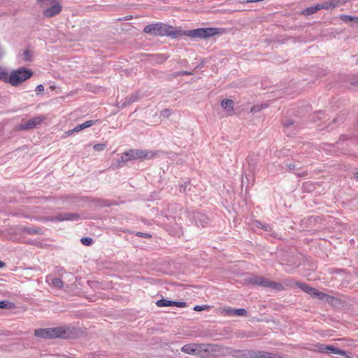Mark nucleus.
<instances>
[{"label":"nucleus","mask_w":358,"mask_h":358,"mask_svg":"<svg viewBox=\"0 0 358 358\" xmlns=\"http://www.w3.org/2000/svg\"><path fill=\"white\" fill-rule=\"evenodd\" d=\"M3 266V263L0 261V268H2Z\"/></svg>","instance_id":"42"},{"label":"nucleus","mask_w":358,"mask_h":358,"mask_svg":"<svg viewBox=\"0 0 358 358\" xmlns=\"http://www.w3.org/2000/svg\"><path fill=\"white\" fill-rule=\"evenodd\" d=\"M44 90V87L42 85H38L36 86V91L39 93L41 92H43Z\"/></svg>","instance_id":"37"},{"label":"nucleus","mask_w":358,"mask_h":358,"mask_svg":"<svg viewBox=\"0 0 358 358\" xmlns=\"http://www.w3.org/2000/svg\"><path fill=\"white\" fill-rule=\"evenodd\" d=\"M74 132H76V131H74V128L71 130H69L67 132H66V134L67 135H71L73 134Z\"/></svg>","instance_id":"38"},{"label":"nucleus","mask_w":358,"mask_h":358,"mask_svg":"<svg viewBox=\"0 0 358 358\" xmlns=\"http://www.w3.org/2000/svg\"><path fill=\"white\" fill-rule=\"evenodd\" d=\"M131 17H131V15H130V16H126V17H124V19H125L126 20H131Z\"/></svg>","instance_id":"39"},{"label":"nucleus","mask_w":358,"mask_h":358,"mask_svg":"<svg viewBox=\"0 0 358 358\" xmlns=\"http://www.w3.org/2000/svg\"><path fill=\"white\" fill-rule=\"evenodd\" d=\"M219 314L224 316H233L234 315V309L231 307L220 308L219 309Z\"/></svg>","instance_id":"18"},{"label":"nucleus","mask_w":358,"mask_h":358,"mask_svg":"<svg viewBox=\"0 0 358 358\" xmlns=\"http://www.w3.org/2000/svg\"><path fill=\"white\" fill-rule=\"evenodd\" d=\"M45 120V117L43 115H39L34 117L31 119L28 120L25 122L20 125V129L22 130L34 129L41 124L42 122Z\"/></svg>","instance_id":"9"},{"label":"nucleus","mask_w":358,"mask_h":358,"mask_svg":"<svg viewBox=\"0 0 358 358\" xmlns=\"http://www.w3.org/2000/svg\"><path fill=\"white\" fill-rule=\"evenodd\" d=\"M341 19L345 22L355 20L357 22H358V17H353L350 15H343L341 16Z\"/></svg>","instance_id":"27"},{"label":"nucleus","mask_w":358,"mask_h":358,"mask_svg":"<svg viewBox=\"0 0 358 358\" xmlns=\"http://www.w3.org/2000/svg\"><path fill=\"white\" fill-rule=\"evenodd\" d=\"M252 350H233L229 348V355L235 358H251Z\"/></svg>","instance_id":"12"},{"label":"nucleus","mask_w":358,"mask_h":358,"mask_svg":"<svg viewBox=\"0 0 358 358\" xmlns=\"http://www.w3.org/2000/svg\"><path fill=\"white\" fill-rule=\"evenodd\" d=\"M234 315L236 316H246L247 311L244 308L234 309Z\"/></svg>","instance_id":"26"},{"label":"nucleus","mask_w":358,"mask_h":358,"mask_svg":"<svg viewBox=\"0 0 358 358\" xmlns=\"http://www.w3.org/2000/svg\"><path fill=\"white\" fill-rule=\"evenodd\" d=\"M355 178L358 179V171L355 173Z\"/></svg>","instance_id":"41"},{"label":"nucleus","mask_w":358,"mask_h":358,"mask_svg":"<svg viewBox=\"0 0 358 358\" xmlns=\"http://www.w3.org/2000/svg\"><path fill=\"white\" fill-rule=\"evenodd\" d=\"M290 282L287 283V286L292 287V281L289 280ZM298 287H299L301 290H303L304 292L309 294L310 295H312L313 292H314V288L310 287L309 285L299 282H293Z\"/></svg>","instance_id":"14"},{"label":"nucleus","mask_w":358,"mask_h":358,"mask_svg":"<svg viewBox=\"0 0 358 358\" xmlns=\"http://www.w3.org/2000/svg\"><path fill=\"white\" fill-rule=\"evenodd\" d=\"M318 6L320 7V10H321V9H329V8H333V6L331 4L330 1H327V2L322 3L321 4H318Z\"/></svg>","instance_id":"28"},{"label":"nucleus","mask_w":358,"mask_h":358,"mask_svg":"<svg viewBox=\"0 0 358 358\" xmlns=\"http://www.w3.org/2000/svg\"><path fill=\"white\" fill-rule=\"evenodd\" d=\"M319 299H324L327 295L323 292H319L316 289L314 288V292H313L312 295Z\"/></svg>","instance_id":"24"},{"label":"nucleus","mask_w":358,"mask_h":358,"mask_svg":"<svg viewBox=\"0 0 358 358\" xmlns=\"http://www.w3.org/2000/svg\"><path fill=\"white\" fill-rule=\"evenodd\" d=\"M209 308V306L207 305H203V306H196L194 308V310L195 311H201L204 310H208Z\"/></svg>","instance_id":"31"},{"label":"nucleus","mask_w":358,"mask_h":358,"mask_svg":"<svg viewBox=\"0 0 358 358\" xmlns=\"http://www.w3.org/2000/svg\"><path fill=\"white\" fill-rule=\"evenodd\" d=\"M173 306H175L178 308H185L187 306L185 302H179V301H173Z\"/></svg>","instance_id":"32"},{"label":"nucleus","mask_w":358,"mask_h":358,"mask_svg":"<svg viewBox=\"0 0 358 358\" xmlns=\"http://www.w3.org/2000/svg\"><path fill=\"white\" fill-rule=\"evenodd\" d=\"M229 347L216 344H210V357L227 356L229 353Z\"/></svg>","instance_id":"10"},{"label":"nucleus","mask_w":358,"mask_h":358,"mask_svg":"<svg viewBox=\"0 0 358 358\" xmlns=\"http://www.w3.org/2000/svg\"><path fill=\"white\" fill-rule=\"evenodd\" d=\"M143 31L155 36H169L173 38H178V29L162 22H157L146 25L144 27Z\"/></svg>","instance_id":"1"},{"label":"nucleus","mask_w":358,"mask_h":358,"mask_svg":"<svg viewBox=\"0 0 358 358\" xmlns=\"http://www.w3.org/2000/svg\"><path fill=\"white\" fill-rule=\"evenodd\" d=\"M9 74L10 73H8L3 68L0 66V80L8 83Z\"/></svg>","instance_id":"20"},{"label":"nucleus","mask_w":358,"mask_h":358,"mask_svg":"<svg viewBox=\"0 0 358 358\" xmlns=\"http://www.w3.org/2000/svg\"><path fill=\"white\" fill-rule=\"evenodd\" d=\"M37 2L43 8V15L45 17H52L62 11V6L57 0H37Z\"/></svg>","instance_id":"5"},{"label":"nucleus","mask_w":358,"mask_h":358,"mask_svg":"<svg viewBox=\"0 0 358 358\" xmlns=\"http://www.w3.org/2000/svg\"><path fill=\"white\" fill-rule=\"evenodd\" d=\"M96 122H98L97 120H87L78 126H76L75 128H74V131L78 132L84 129H86V128H88V127H90L91 126L95 124L96 123Z\"/></svg>","instance_id":"16"},{"label":"nucleus","mask_w":358,"mask_h":358,"mask_svg":"<svg viewBox=\"0 0 358 358\" xmlns=\"http://www.w3.org/2000/svg\"><path fill=\"white\" fill-rule=\"evenodd\" d=\"M310 350L314 352H319L321 353H333L347 357L345 351L338 349L335 346L330 345L317 343L316 345H313L312 349Z\"/></svg>","instance_id":"8"},{"label":"nucleus","mask_w":358,"mask_h":358,"mask_svg":"<svg viewBox=\"0 0 358 358\" xmlns=\"http://www.w3.org/2000/svg\"><path fill=\"white\" fill-rule=\"evenodd\" d=\"M250 282L255 285H261L264 287H271L278 290L284 289V287L281 283L271 281L269 279L262 276H255L251 278Z\"/></svg>","instance_id":"7"},{"label":"nucleus","mask_w":358,"mask_h":358,"mask_svg":"<svg viewBox=\"0 0 358 358\" xmlns=\"http://www.w3.org/2000/svg\"><path fill=\"white\" fill-rule=\"evenodd\" d=\"M157 155V152L147 151L145 150L131 149L124 152L122 156V162L135 159H151Z\"/></svg>","instance_id":"6"},{"label":"nucleus","mask_w":358,"mask_h":358,"mask_svg":"<svg viewBox=\"0 0 358 358\" xmlns=\"http://www.w3.org/2000/svg\"><path fill=\"white\" fill-rule=\"evenodd\" d=\"M210 344L197 343L196 356L202 358L210 357Z\"/></svg>","instance_id":"11"},{"label":"nucleus","mask_w":358,"mask_h":358,"mask_svg":"<svg viewBox=\"0 0 358 358\" xmlns=\"http://www.w3.org/2000/svg\"><path fill=\"white\" fill-rule=\"evenodd\" d=\"M31 54L30 51L29 50H26L24 52V59H25V60H27V61L31 60Z\"/></svg>","instance_id":"35"},{"label":"nucleus","mask_w":358,"mask_h":358,"mask_svg":"<svg viewBox=\"0 0 358 358\" xmlns=\"http://www.w3.org/2000/svg\"><path fill=\"white\" fill-rule=\"evenodd\" d=\"M33 74L32 71L23 67L13 70L9 74L8 83L13 87H17L29 79Z\"/></svg>","instance_id":"4"},{"label":"nucleus","mask_w":358,"mask_h":358,"mask_svg":"<svg viewBox=\"0 0 358 358\" xmlns=\"http://www.w3.org/2000/svg\"><path fill=\"white\" fill-rule=\"evenodd\" d=\"M221 106L229 112L234 111V101L231 99H224L221 103Z\"/></svg>","instance_id":"17"},{"label":"nucleus","mask_w":358,"mask_h":358,"mask_svg":"<svg viewBox=\"0 0 358 358\" xmlns=\"http://www.w3.org/2000/svg\"><path fill=\"white\" fill-rule=\"evenodd\" d=\"M196 348H197V343H189L185 345L182 348V352L189 354L191 355H196Z\"/></svg>","instance_id":"15"},{"label":"nucleus","mask_w":358,"mask_h":358,"mask_svg":"<svg viewBox=\"0 0 358 358\" xmlns=\"http://www.w3.org/2000/svg\"><path fill=\"white\" fill-rule=\"evenodd\" d=\"M182 75H189L190 74V73L187 72V71H184L181 73Z\"/></svg>","instance_id":"40"},{"label":"nucleus","mask_w":358,"mask_h":358,"mask_svg":"<svg viewBox=\"0 0 358 358\" xmlns=\"http://www.w3.org/2000/svg\"><path fill=\"white\" fill-rule=\"evenodd\" d=\"M320 10V7L317 5L312 7L307 8L304 11L303 13L305 15H312Z\"/></svg>","instance_id":"23"},{"label":"nucleus","mask_w":358,"mask_h":358,"mask_svg":"<svg viewBox=\"0 0 358 358\" xmlns=\"http://www.w3.org/2000/svg\"><path fill=\"white\" fill-rule=\"evenodd\" d=\"M52 284L53 286L61 288L63 286V282L60 278H55L52 280Z\"/></svg>","instance_id":"25"},{"label":"nucleus","mask_w":358,"mask_h":358,"mask_svg":"<svg viewBox=\"0 0 358 358\" xmlns=\"http://www.w3.org/2000/svg\"><path fill=\"white\" fill-rule=\"evenodd\" d=\"M67 332L68 329L66 327H59L36 329L34 335L42 338L52 339L57 338H66Z\"/></svg>","instance_id":"3"},{"label":"nucleus","mask_w":358,"mask_h":358,"mask_svg":"<svg viewBox=\"0 0 358 358\" xmlns=\"http://www.w3.org/2000/svg\"><path fill=\"white\" fill-rule=\"evenodd\" d=\"M330 2H331V4L332 5L333 8L338 6L339 5H341L342 3L341 0H331Z\"/></svg>","instance_id":"33"},{"label":"nucleus","mask_w":358,"mask_h":358,"mask_svg":"<svg viewBox=\"0 0 358 358\" xmlns=\"http://www.w3.org/2000/svg\"><path fill=\"white\" fill-rule=\"evenodd\" d=\"M220 33V29L217 28H199L189 31H182L178 29V37L187 36L192 38H199L206 39Z\"/></svg>","instance_id":"2"},{"label":"nucleus","mask_w":358,"mask_h":358,"mask_svg":"<svg viewBox=\"0 0 358 358\" xmlns=\"http://www.w3.org/2000/svg\"><path fill=\"white\" fill-rule=\"evenodd\" d=\"M78 217V215L76 214H62V215H58L57 220L63 221V220H76Z\"/></svg>","instance_id":"19"},{"label":"nucleus","mask_w":358,"mask_h":358,"mask_svg":"<svg viewBox=\"0 0 358 358\" xmlns=\"http://www.w3.org/2000/svg\"><path fill=\"white\" fill-rule=\"evenodd\" d=\"M136 236L143 238H151V235L149 234H145L142 232H137Z\"/></svg>","instance_id":"36"},{"label":"nucleus","mask_w":358,"mask_h":358,"mask_svg":"<svg viewBox=\"0 0 358 358\" xmlns=\"http://www.w3.org/2000/svg\"><path fill=\"white\" fill-rule=\"evenodd\" d=\"M251 358H278L276 355L264 351L252 350Z\"/></svg>","instance_id":"13"},{"label":"nucleus","mask_w":358,"mask_h":358,"mask_svg":"<svg viewBox=\"0 0 358 358\" xmlns=\"http://www.w3.org/2000/svg\"><path fill=\"white\" fill-rule=\"evenodd\" d=\"M161 114L164 117H169L170 115L171 112H170L169 109L166 108V109H164L163 110H162Z\"/></svg>","instance_id":"34"},{"label":"nucleus","mask_w":358,"mask_h":358,"mask_svg":"<svg viewBox=\"0 0 358 358\" xmlns=\"http://www.w3.org/2000/svg\"><path fill=\"white\" fill-rule=\"evenodd\" d=\"M15 307L14 303L8 301H0V308L11 309Z\"/></svg>","instance_id":"22"},{"label":"nucleus","mask_w":358,"mask_h":358,"mask_svg":"<svg viewBox=\"0 0 358 358\" xmlns=\"http://www.w3.org/2000/svg\"><path fill=\"white\" fill-rule=\"evenodd\" d=\"M173 301H169L166 299H160L156 302V305L158 307H166L173 306Z\"/></svg>","instance_id":"21"},{"label":"nucleus","mask_w":358,"mask_h":358,"mask_svg":"<svg viewBox=\"0 0 358 358\" xmlns=\"http://www.w3.org/2000/svg\"><path fill=\"white\" fill-rule=\"evenodd\" d=\"M80 241L85 245H90L92 243V239L89 237L83 238Z\"/></svg>","instance_id":"29"},{"label":"nucleus","mask_w":358,"mask_h":358,"mask_svg":"<svg viewBox=\"0 0 358 358\" xmlns=\"http://www.w3.org/2000/svg\"><path fill=\"white\" fill-rule=\"evenodd\" d=\"M106 148V145L103 143H98L94 145V150L96 151H102Z\"/></svg>","instance_id":"30"}]
</instances>
